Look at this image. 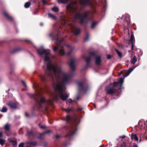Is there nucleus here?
<instances>
[{"label":"nucleus","instance_id":"nucleus-1","mask_svg":"<svg viewBox=\"0 0 147 147\" xmlns=\"http://www.w3.org/2000/svg\"><path fill=\"white\" fill-rule=\"evenodd\" d=\"M37 50L45 61L43 69L48 76L54 80L53 86L55 92L54 100H57L60 98L63 100H66L69 94L66 91L65 86L70 82L73 74L64 72L60 67L52 62L49 58V49H45L43 46H41Z\"/></svg>","mask_w":147,"mask_h":147},{"label":"nucleus","instance_id":"nucleus-2","mask_svg":"<svg viewBox=\"0 0 147 147\" xmlns=\"http://www.w3.org/2000/svg\"><path fill=\"white\" fill-rule=\"evenodd\" d=\"M77 4L76 1L71 2L67 6V9L73 13L75 20H79L80 23L82 24L90 12L89 11H85L84 15H82L80 10L76 7Z\"/></svg>","mask_w":147,"mask_h":147},{"label":"nucleus","instance_id":"nucleus-3","mask_svg":"<svg viewBox=\"0 0 147 147\" xmlns=\"http://www.w3.org/2000/svg\"><path fill=\"white\" fill-rule=\"evenodd\" d=\"M32 97L35 99L37 106L39 109L46 110V106L51 104L52 103V100L51 99L46 100L38 92L32 95Z\"/></svg>","mask_w":147,"mask_h":147},{"label":"nucleus","instance_id":"nucleus-4","mask_svg":"<svg viewBox=\"0 0 147 147\" xmlns=\"http://www.w3.org/2000/svg\"><path fill=\"white\" fill-rule=\"evenodd\" d=\"M90 55L87 57H86L85 55L83 56V57L86 60V67H88V63L93 58H95V63L97 65H99L101 61V57L100 56H98L94 52H91L90 53Z\"/></svg>","mask_w":147,"mask_h":147},{"label":"nucleus","instance_id":"nucleus-5","mask_svg":"<svg viewBox=\"0 0 147 147\" xmlns=\"http://www.w3.org/2000/svg\"><path fill=\"white\" fill-rule=\"evenodd\" d=\"M124 81V79L121 78L119 79L118 82H115L113 84V88H110V85L106 87L105 90L106 93L107 94H112L115 92V90L114 88L116 87L119 84H120V87L121 88L122 86V83Z\"/></svg>","mask_w":147,"mask_h":147},{"label":"nucleus","instance_id":"nucleus-6","mask_svg":"<svg viewBox=\"0 0 147 147\" xmlns=\"http://www.w3.org/2000/svg\"><path fill=\"white\" fill-rule=\"evenodd\" d=\"M56 40L57 42H59V44L58 47H55L53 48V51L55 52L58 49H59L60 55L62 56L64 55L65 54L64 48L65 45H63L62 43V42L63 40V39L62 38L61 40H59L58 37L56 39Z\"/></svg>","mask_w":147,"mask_h":147},{"label":"nucleus","instance_id":"nucleus-7","mask_svg":"<svg viewBox=\"0 0 147 147\" xmlns=\"http://www.w3.org/2000/svg\"><path fill=\"white\" fill-rule=\"evenodd\" d=\"M79 122V119L76 117L74 120V123L69 129V133L67 136H71L74 135L77 130V126Z\"/></svg>","mask_w":147,"mask_h":147},{"label":"nucleus","instance_id":"nucleus-8","mask_svg":"<svg viewBox=\"0 0 147 147\" xmlns=\"http://www.w3.org/2000/svg\"><path fill=\"white\" fill-rule=\"evenodd\" d=\"M64 26H67L70 30L71 33H73L75 35H78L80 32L79 28H77L74 24H71V22L65 21L64 25Z\"/></svg>","mask_w":147,"mask_h":147},{"label":"nucleus","instance_id":"nucleus-9","mask_svg":"<svg viewBox=\"0 0 147 147\" xmlns=\"http://www.w3.org/2000/svg\"><path fill=\"white\" fill-rule=\"evenodd\" d=\"M7 105L11 109H14L18 108V103L16 101H11L7 103Z\"/></svg>","mask_w":147,"mask_h":147},{"label":"nucleus","instance_id":"nucleus-10","mask_svg":"<svg viewBox=\"0 0 147 147\" xmlns=\"http://www.w3.org/2000/svg\"><path fill=\"white\" fill-rule=\"evenodd\" d=\"M76 61V59L74 57H73L71 58L68 62L70 68L73 71H74L75 70V62Z\"/></svg>","mask_w":147,"mask_h":147},{"label":"nucleus","instance_id":"nucleus-11","mask_svg":"<svg viewBox=\"0 0 147 147\" xmlns=\"http://www.w3.org/2000/svg\"><path fill=\"white\" fill-rule=\"evenodd\" d=\"M81 4L84 6H92V3L90 0H80Z\"/></svg>","mask_w":147,"mask_h":147},{"label":"nucleus","instance_id":"nucleus-12","mask_svg":"<svg viewBox=\"0 0 147 147\" xmlns=\"http://www.w3.org/2000/svg\"><path fill=\"white\" fill-rule=\"evenodd\" d=\"M79 90L80 91L82 90H86L85 88V84L84 82H79L78 83Z\"/></svg>","mask_w":147,"mask_h":147},{"label":"nucleus","instance_id":"nucleus-13","mask_svg":"<svg viewBox=\"0 0 147 147\" xmlns=\"http://www.w3.org/2000/svg\"><path fill=\"white\" fill-rule=\"evenodd\" d=\"M88 21L91 23V27L92 28H93L97 24V22L94 21V20L92 18H90Z\"/></svg>","mask_w":147,"mask_h":147},{"label":"nucleus","instance_id":"nucleus-14","mask_svg":"<svg viewBox=\"0 0 147 147\" xmlns=\"http://www.w3.org/2000/svg\"><path fill=\"white\" fill-rule=\"evenodd\" d=\"M136 67H134V68H131L128 70V72H126L125 74H124V77H125L129 75V74Z\"/></svg>","mask_w":147,"mask_h":147},{"label":"nucleus","instance_id":"nucleus-15","mask_svg":"<svg viewBox=\"0 0 147 147\" xmlns=\"http://www.w3.org/2000/svg\"><path fill=\"white\" fill-rule=\"evenodd\" d=\"M51 131L50 130H48L41 134H40V136L38 137L39 139H42L44 138V137L46 134H48V133L50 132Z\"/></svg>","mask_w":147,"mask_h":147},{"label":"nucleus","instance_id":"nucleus-16","mask_svg":"<svg viewBox=\"0 0 147 147\" xmlns=\"http://www.w3.org/2000/svg\"><path fill=\"white\" fill-rule=\"evenodd\" d=\"M67 46L69 48V49L70 50V51L67 53V54L69 55H70L71 53L74 49V47H71L70 45H67Z\"/></svg>","mask_w":147,"mask_h":147},{"label":"nucleus","instance_id":"nucleus-17","mask_svg":"<svg viewBox=\"0 0 147 147\" xmlns=\"http://www.w3.org/2000/svg\"><path fill=\"white\" fill-rule=\"evenodd\" d=\"M4 13V15L9 20L11 21H12L13 20V18L12 17L9 16L7 13L5 12Z\"/></svg>","mask_w":147,"mask_h":147},{"label":"nucleus","instance_id":"nucleus-18","mask_svg":"<svg viewBox=\"0 0 147 147\" xmlns=\"http://www.w3.org/2000/svg\"><path fill=\"white\" fill-rule=\"evenodd\" d=\"M28 144H29L30 146H35L37 145V143L36 142H28Z\"/></svg>","mask_w":147,"mask_h":147},{"label":"nucleus","instance_id":"nucleus-19","mask_svg":"<svg viewBox=\"0 0 147 147\" xmlns=\"http://www.w3.org/2000/svg\"><path fill=\"white\" fill-rule=\"evenodd\" d=\"M131 138L132 139H134L136 141L138 140V138L136 135L135 134H133L131 136Z\"/></svg>","mask_w":147,"mask_h":147},{"label":"nucleus","instance_id":"nucleus-20","mask_svg":"<svg viewBox=\"0 0 147 147\" xmlns=\"http://www.w3.org/2000/svg\"><path fill=\"white\" fill-rule=\"evenodd\" d=\"M71 117H70L68 115H67L63 119L67 121H68L71 120Z\"/></svg>","mask_w":147,"mask_h":147},{"label":"nucleus","instance_id":"nucleus-21","mask_svg":"<svg viewBox=\"0 0 147 147\" xmlns=\"http://www.w3.org/2000/svg\"><path fill=\"white\" fill-rule=\"evenodd\" d=\"M48 15L49 16V18H51L54 20L56 19V16L55 15H53L51 13H49L48 14Z\"/></svg>","mask_w":147,"mask_h":147},{"label":"nucleus","instance_id":"nucleus-22","mask_svg":"<svg viewBox=\"0 0 147 147\" xmlns=\"http://www.w3.org/2000/svg\"><path fill=\"white\" fill-rule=\"evenodd\" d=\"M137 61V59L136 57L134 56L133 57V59H131V63L133 64H134Z\"/></svg>","mask_w":147,"mask_h":147},{"label":"nucleus","instance_id":"nucleus-23","mask_svg":"<svg viewBox=\"0 0 147 147\" xmlns=\"http://www.w3.org/2000/svg\"><path fill=\"white\" fill-rule=\"evenodd\" d=\"M9 142L13 146L16 145L17 142L16 140H9Z\"/></svg>","mask_w":147,"mask_h":147},{"label":"nucleus","instance_id":"nucleus-24","mask_svg":"<svg viewBox=\"0 0 147 147\" xmlns=\"http://www.w3.org/2000/svg\"><path fill=\"white\" fill-rule=\"evenodd\" d=\"M7 109L6 107H3L2 109L1 110L0 109V111H1L5 113L7 112Z\"/></svg>","mask_w":147,"mask_h":147},{"label":"nucleus","instance_id":"nucleus-25","mask_svg":"<svg viewBox=\"0 0 147 147\" xmlns=\"http://www.w3.org/2000/svg\"><path fill=\"white\" fill-rule=\"evenodd\" d=\"M30 5V3L29 2H28L26 3L24 5V7L26 8H28Z\"/></svg>","mask_w":147,"mask_h":147},{"label":"nucleus","instance_id":"nucleus-26","mask_svg":"<svg viewBox=\"0 0 147 147\" xmlns=\"http://www.w3.org/2000/svg\"><path fill=\"white\" fill-rule=\"evenodd\" d=\"M9 125L7 123L5 125L4 128L6 130L8 131L9 130Z\"/></svg>","mask_w":147,"mask_h":147},{"label":"nucleus","instance_id":"nucleus-27","mask_svg":"<svg viewBox=\"0 0 147 147\" xmlns=\"http://www.w3.org/2000/svg\"><path fill=\"white\" fill-rule=\"evenodd\" d=\"M52 10L55 12H57L59 11V9L57 7H54L52 8Z\"/></svg>","mask_w":147,"mask_h":147},{"label":"nucleus","instance_id":"nucleus-28","mask_svg":"<svg viewBox=\"0 0 147 147\" xmlns=\"http://www.w3.org/2000/svg\"><path fill=\"white\" fill-rule=\"evenodd\" d=\"M59 3H64L67 2L68 0H57Z\"/></svg>","mask_w":147,"mask_h":147},{"label":"nucleus","instance_id":"nucleus-29","mask_svg":"<svg viewBox=\"0 0 147 147\" xmlns=\"http://www.w3.org/2000/svg\"><path fill=\"white\" fill-rule=\"evenodd\" d=\"M40 78L41 79L43 80H45L46 79V76L44 75L41 76Z\"/></svg>","mask_w":147,"mask_h":147},{"label":"nucleus","instance_id":"nucleus-30","mask_svg":"<svg viewBox=\"0 0 147 147\" xmlns=\"http://www.w3.org/2000/svg\"><path fill=\"white\" fill-rule=\"evenodd\" d=\"M5 142V140L3 139H0V144L2 146H3Z\"/></svg>","mask_w":147,"mask_h":147},{"label":"nucleus","instance_id":"nucleus-31","mask_svg":"<svg viewBox=\"0 0 147 147\" xmlns=\"http://www.w3.org/2000/svg\"><path fill=\"white\" fill-rule=\"evenodd\" d=\"M63 110L65 111L66 112H69L70 111H71L72 110V109H63Z\"/></svg>","mask_w":147,"mask_h":147},{"label":"nucleus","instance_id":"nucleus-32","mask_svg":"<svg viewBox=\"0 0 147 147\" xmlns=\"http://www.w3.org/2000/svg\"><path fill=\"white\" fill-rule=\"evenodd\" d=\"M117 52V54L120 57H121L122 56V53L120 52L119 51L117 50L116 49L115 50Z\"/></svg>","mask_w":147,"mask_h":147},{"label":"nucleus","instance_id":"nucleus-33","mask_svg":"<svg viewBox=\"0 0 147 147\" xmlns=\"http://www.w3.org/2000/svg\"><path fill=\"white\" fill-rule=\"evenodd\" d=\"M18 147H24V144L23 143H20Z\"/></svg>","mask_w":147,"mask_h":147},{"label":"nucleus","instance_id":"nucleus-34","mask_svg":"<svg viewBox=\"0 0 147 147\" xmlns=\"http://www.w3.org/2000/svg\"><path fill=\"white\" fill-rule=\"evenodd\" d=\"M72 101V100L71 99H69L67 101H66L67 103V104L68 103H71V102Z\"/></svg>","mask_w":147,"mask_h":147},{"label":"nucleus","instance_id":"nucleus-35","mask_svg":"<svg viewBox=\"0 0 147 147\" xmlns=\"http://www.w3.org/2000/svg\"><path fill=\"white\" fill-rule=\"evenodd\" d=\"M133 39H134V37L132 35H131V38H130V40L131 41V43H132V42H133Z\"/></svg>","mask_w":147,"mask_h":147},{"label":"nucleus","instance_id":"nucleus-36","mask_svg":"<svg viewBox=\"0 0 147 147\" xmlns=\"http://www.w3.org/2000/svg\"><path fill=\"white\" fill-rule=\"evenodd\" d=\"M27 132L28 134L30 135H32L33 134V132L32 131H28Z\"/></svg>","mask_w":147,"mask_h":147},{"label":"nucleus","instance_id":"nucleus-37","mask_svg":"<svg viewBox=\"0 0 147 147\" xmlns=\"http://www.w3.org/2000/svg\"><path fill=\"white\" fill-rule=\"evenodd\" d=\"M88 34H87L86 36L84 38V40L85 41H87L88 40Z\"/></svg>","mask_w":147,"mask_h":147},{"label":"nucleus","instance_id":"nucleus-38","mask_svg":"<svg viewBox=\"0 0 147 147\" xmlns=\"http://www.w3.org/2000/svg\"><path fill=\"white\" fill-rule=\"evenodd\" d=\"M40 127L41 129H44V128H45L46 127L45 126H43V125H41V126H40Z\"/></svg>","mask_w":147,"mask_h":147},{"label":"nucleus","instance_id":"nucleus-39","mask_svg":"<svg viewBox=\"0 0 147 147\" xmlns=\"http://www.w3.org/2000/svg\"><path fill=\"white\" fill-rule=\"evenodd\" d=\"M42 2L44 5L46 4V1L45 0H42Z\"/></svg>","mask_w":147,"mask_h":147},{"label":"nucleus","instance_id":"nucleus-40","mask_svg":"<svg viewBox=\"0 0 147 147\" xmlns=\"http://www.w3.org/2000/svg\"><path fill=\"white\" fill-rule=\"evenodd\" d=\"M22 84H23L25 87H26V85L25 84V83L23 81H22Z\"/></svg>","mask_w":147,"mask_h":147},{"label":"nucleus","instance_id":"nucleus-41","mask_svg":"<svg viewBox=\"0 0 147 147\" xmlns=\"http://www.w3.org/2000/svg\"><path fill=\"white\" fill-rule=\"evenodd\" d=\"M60 136H59V135H56V136H55V138H57V139H58V138H60Z\"/></svg>","mask_w":147,"mask_h":147},{"label":"nucleus","instance_id":"nucleus-42","mask_svg":"<svg viewBox=\"0 0 147 147\" xmlns=\"http://www.w3.org/2000/svg\"><path fill=\"white\" fill-rule=\"evenodd\" d=\"M82 110V109L81 108H79L78 109V111H80Z\"/></svg>","mask_w":147,"mask_h":147},{"label":"nucleus","instance_id":"nucleus-43","mask_svg":"<svg viewBox=\"0 0 147 147\" xmlns=\"http://www.w3.org/2000/svg\"><path fill=\"white\" fill-rule=\"evenodd\" d=\"M133 147H138L137 146L136 144L135 143H134L133 144Z\"/></svg>","mask_w":147,"mask_h":147},{"label":"nucleus","instance_id":"nucleus-44","mask_svg":"<svg viewBox=\"0 0 147 147\" xmlns=\"http://www.w3.org/2000/svg\"><path fill=\"white\" fill-rule=\"evenodd\" d=\"M125 137V136H121L120 137V138L122 139H124Z\"/></svg>","mask_w":147,"mask_h":147},{"label":"nucleus","instance_id":"nucleus-45","mask_svg":"<svg viewBox=\"0 0 147 147\" xmlns=\"http://www.w3.org/2000/svg\"><path fill=\"white\" fill-rule=\"evenodd\" d=\"M37 85H34L33 86V88H34V89H35V88L36 87H37Z\"/></svg>","mask_w":147,"mask_h":147},{"label":"nucleus","instance_id":"nucleus-46","mask_svg":"<svg viewBox=\"0 0 147 147\" xmlns=\"http://www.w3.org/2000/svg\"><path fill=\"white\" fill-rule=\"evenodd\" d=\"M25 115L26 116V117H29V116L28 115V114L27 113H25Z\"/></svg>","mask_w":147,"mask_h":147},{"label":"nucleus","instance_id":"nucleus-47","mask_svg":"<svg viewBox=\"0 0 147 147\" xmlns=\"http://www.w3.org/2000/svg\"><path fill=\"white\" fill-rule=\"evenodd\" d=\"M111 58V56L109 55H108L107 56V58L108 59H110Z\"/></svg>","mask_w":147,"mask_h":147},{"label":"nucleus","instance_id":"nucleus-48","mask_svg":"<svg viewBox=\"0 0 147 147\" xmlns=\"http://www.w3.org/2000/svg\"><path fill=\"white\" fill-rule=\"evenodd\" d=\"M3 137V134L1 132H0V138Z\"/></svg>","mask_w":147,"mask_h":147},{"label":"nucleus","instance_id":"nucleus-49","mask_svg":"<svg viewBox=\"0 0 147 147\" xmlns=\"http://www.w3.org/2000/svg\"><path fill=\"white\" fill-rule=\"evenodd\" d=\"M133 42H132V47H131V50H133V47H134V46H133Z\"/></svg>","mask_w":147,"mask_h":147},{"label":"nucleus","instance_id":"nucleus-50","mask_svg":"<svg viewBox=\"0 0 147 147\" xmlns=\"http://www.w3.org/2000/svg\"><path fill=\"white\" fill-rule=\"evenodd\" d=\"M53 34L52 33H51L49 34V36L51 37L52 36Z\"/></svg>","mask_w":147,"mask_h":147},{"label":"nucleus","instance_id":"nucleus-51","mask_svg":"<svg viewBox=\"0 0 147 147\" xmlns=\"http://www.w3.org/2000/svg\"><path fill=\"white\" fill-rule=\"evenodd\" d=\"M123 73V71H120V73L119 74V75H121V74H122Z\"/></svg>","mask_w":147,"mask_h":147},{"label":"nucleus","instance_id":"nucleus-52","mask_svg":"<svg viewBox=\"0 0 147 147\" xmlns=\"http://www.w3.org/2000/svg\"><path fill=\"white\" fill-rule=\"evenodd\" d=\"M17 51V49L15 50H14V51L13 52V53L16 52Z\"/></svg>","mask_w":147,"mask_h":147},{"label":"nucleus","instance_id":"nucleus-53","mask_svg":"<svg viewBox=\"0 0 147 147\" xmlns=\"http://www.w3.org/2000/svg\"><path fill=\"white\" fill-rule=\"evenodd\" d=\"M3 116V115H1V114H0V118H1V117H2Z\"/></svg>","mask_w":147,"mask_h":147},{"label":"nucleus","instance_id":"nucleus-54","mask_svg":"<svg viewBox=\"0 0 147 147\" xmlns=\"http://www.w3.org/2000/svg\"><path fill=\"white\" fill-rule=\"evenodd\" d=\"M140 122H139V125H140Z\"/></svg>","mask_w":147,"mask_h":147},{"label":"nucleus","instance_id":"nucleus-55","mask_svg":"<svg viewBox=\"0 0 147 147\" xmlns=\"http://www.w3.org/2000/svg\"><path fill=\"white\" fill-rule=\"evenodd\" d=\"M146 139L147 140V137L146 138Z\"/></svg>","mask_w":147,"mask_h":147}]
</instances>
